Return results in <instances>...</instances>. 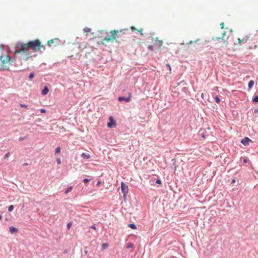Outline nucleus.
Listing matches in <instances>:
<instances>
[{
	"label": "nucleus",
	"mask_w": 258,
	"mask_h": 258,
	"mask_svg": "<svg viewBox=\"0 0 258 258\" xmlns=\"http://www.w3.org/2000/svg\"><path fill=\"white\" fill-rule=\"evenodd\" d=\"M81 157L85 159H88L91 158L90 155L87 154L86 153H83L81 154Z\"/></svg>",
	"instance_id": "9b49d317"
},
{
	"label": "nucleus",
	"mask_w": 258,
	"mask_h": 258,
	"mask_svg": "<svg viewBox=\"0 0 258 258\" xmlns=\"http://www.w3.org/2000/svg\"><path fill=\"white\" fill-rule=\"evenodd\" d=\"M128 227L133 229H136L137 228L136 225L134 223L129 224Z\"/></svg>",
	"instance_id": "ddd939ff"
},
{
	"label": "nucleus",
	"mask_w": 258,
	"mask_h": 258,
	"mask_svg": "<svg viewBox=\"0 0 258 258\" xmlns=\"http://www.w3.org/2000/svg\"><path fill=\"white\" fill-rule=\"evenodd\" d=\"M215 101L216 103H219L220 102V99L218 96H216L215 97Z\"/></svg>",
	"instance_id": "412c9836"
},
{
	"label": "nucleus",
	"mask_w": 258,
	"mask_h": 258,
	"mask_svg": "<svg viewBox=\"0 0 258 258\" xmlns=\"http://www.w3.org/2000/svg\"><path fill=\"white\" fill-rule=\"evenodd\" d=\"M240 143L244 146H247L249 145V143H252V141L249 138L244 137V138L241 139Z\"/></svg>",
	"instance_id": "423d86ee"
},
{
	"label": "nucleus",
	"mask_w": 258,
	"mask_h": 258,
	"mask_svg": "<svg viewBox=\"0 0 258 258\" xmlns=\"http://www.w3.org/2000/svg\"><path fill=\"white\" fill-rule=\"evenodd\" d=\"M10 152H8L7 153H6L5 154V155L4 156V159H6L7 158H8L10 156Z\"/></svg>",
	"instance_id": "a878e982"
},
{
	"label": "nucleus",
	"mask_w": 258,
	"mask_h": 258,
	"mask_svg": "<svg viewBox=\"0 0 258 258\" xmlns=\"http://www.w3.org/2000/svg\"><path fill=\"white\" fill-rule=\"evenodd\" d=\"M252 102L253 103H257L258 102V95H256V96H254L252 98Z\"/></svg>",
	"instance_id": "2eb2a0df"
},
{
	"label": "nucleus",
	"mask_w": 258,
	"mask_h": 258,
	"mask_svg": "<svg viewBox=\"0 0 258 258\" xmlns=\"http://www.w3.org/2000/svg\"><path fill=\"white\" fill-rule=\"evenodd\" d=\"M28 165V164H27V163H25V164H24V166H26V165Z\"/></svg>",
	"instance_id": "a18cd8bd"
},
{
	"label": "nucleus",
	"mask_w": 258,
	"mask_h": 258,
	"mask_svg": "<svg viewBox=\"0 0 258 258\" xmlns=\"http://www.w3.org/2000/svg\"><path fill=\"white\" fill-rule=\"evenodd\" d=\"M40 112H41V113H45V112H46V109H44V108H41V109L40 110Z\"/></svg>",
	"instance_id": "c756f323"
},
{
	"label": "nucleus",
	"mask_w": 258,
	"mask_h": 258,
	"mask_svg": "<svg viewBox=\"0 0 258 258\" xmlns=\"http://www.w3.org/2000/svg\"><path fill=\"white\" fill-rule=\"evenodd\" d=\"M16 57H11L7 55L0 56V63L4 70H9L10 66L16 65Z\"/></svg>",
	"instance_id": "f03ea898"
},
{
	"label": "nucleus",
	"mask_w": 258,
	"mask_h": 258,
	"mask_svg": "<svg viewBox=\"0 0 258 258\" xmlns=\"http://www.w3.org/2000/svg\"><path fill=\"white\" fill-rule=\"evenodd\" d=\"M56 162H57V164H60L61 163L60 159V158L57 159Z\"/></svg>",
	"instance_id": "473e14b6"
},
{
	"label": "nucleus",
	"mask_w": 258,
	"mask_h": 258,
	"mask_svg": "<svg viewBox=\"0 0 258 258\" xmlns=\"http://www.w3.org/2000/svg\"><path fill=\"white\" fill-rule=\"evenodd\" d=\"M41 50H42V52H43L44 50H43V49H42V48H41Z\"/></svg>",
	"instance_id": "49530a36"
},
{
	"label": "nucleus",
	"mask_w": 258,
	"mask_h": 258,
	"mask_svg": "<svg viewBox=\"0 0 258 258\" xmlns=\"http://www.w3.org/2000/svg\"><path fill=\"white\" fill-rule=\"evenodd\" d=\"M68 252V249H64V251H63V253H67Z\"/></svg>",
	"instance_id": "79ce46f5"
},
{
	"label": "nucleus",
	"mask_w": 258,
	"mask_h": 258,
	"mask_svg": "<svg viewBox=\"0 0 258 258\" xmlns=\"http://www.w3.org/2000/svg\"><path fill=\"white\" fill-rule=\"evenodd\" d=\"M72 226V223L71 222H70L69 223L67 224V227L68 229H69L71 227V226Z\"/></svg>",
	"instance_id": "cd10ccee"
},
{
	"label": "nucleus",
	"mask_w": 258,
	"mask_h": 258,
	"mask_svg": "<svg viewBox=\"0 0 258 258\" xmlns=\"http://www.w3.org/2000/svg\"><path fill=\"white\" fill-rule=\"evenodd\" d=\"M118 33V31L113 30L110 32L109 34H108L105 37V40L107 41H109L115 39L118 37L117 33Z\"/></svg>",
	"instance_id": "7ed1b4c3"
},
{
	"label": "nucleus",
	"mask_w": 258,
	"mask_h": 258,
	"mask_svg": "<svg viewBox=\"0 0 258 258\" xmlns=\"http://www.w3.org/2000/svg\"><path fill=\"white\" fill-rule=\"evenodd\" d=\"M156 183L159 184H162V181L160 179L158 178L156 180Z\"/></svg>",
	"instance_id": "5701e85b"
},
{
	"label": "nucleus",
	"mask_w": 258,
	"mask_h": 258,
	"mask_svg": "<svg viewBox=\"0 0 258 258\" xmlns=\"http://www.w3.org/2000/svg\"><path fill=\"white\" fill-rule=\"evenodd\" d=\"M100 184H101V181H98L97 182V184H96V185L98 186H99Z\"/></svg>",
	"instance_id": "ea45409f"
},
{
	"label": "nucleus",
	"mask_w": 258,
	"mask_h": 258,
	"mask_svg": "<svg viewBox=\"0 0 258 258\" xmlns=\"http://www.w3.org/2000/svg\"><path fill=\"white\" fill-rule=\"evenodd\" d=\"M14 208V207L13 205H10L8 207V211L9 212H12Z\"/></svg>",
	"instance_id": "4be33fe9"
},
{
	"label": "nucleus",
	"mask_w": 258,
	"mask_h": 258,
	"mask_svg": "<svg viewBox=\"0 0 258 258\" xmlns=\"http://www.w3.org/2000/svg\"><path fill=\"white\" fill-rule=\"evenodd\" d=\"M109 245L106 243H104L102 244V249H105L108 247Z\"/></svg>",
	"instance_id": "dca6fc26"
},
{
	"label": "nucleus",
	"mask_w": 258,
	"mask_h": 258,
	"mask_svg": "<svg viewBox=\"0 0 258 258\" xmlns=\"http://www.w3.org/2000/svg\"><path fill=\"white\" fill-rule=\"evenodd\" d=\"M148 49L149 50L152 51L153 50V46L151 45H150L148 46Z\"/></svg>",
	"instance_id": "393cba45"
},
{
	"label": "nucleus",
	"mask_w": 258,
	"mask_h": 258,
	"mask_svg": "<svg viewBox=\"0 0 258 258\" xmlns=\"http://www.w3.org/2000/svg\"><path fill=\"white\" fill-rule=\"evenodd\" d=\"M41 48H42L43 50H45V47L41 45L40 42L38 39L34 41H30L27 43L18 42L16 45L15 55L19 52H27L29 49L42 53V51L41 50Z\"/></svg>",
	"instance_id": "f257e3e1"
},
{
	"label": "nucleus",
	"mask_w": 258,
	"mask_h": 258,
	"mask_svg": "<svg viewBox=\"0 0 258 258\" xmlns=\"http://www.w3.org/2000/svg\"><path fill=\"white\" fill-rule=\"evenodd\" d=\"M133 247V244L132 242H128L126 244L127 248H131Z\"/></svg>",
	"instance_id": "f3484780"
},
{
	"label": "nucleus",
	"mask_w": 258,
	"mask_h": 258,
	"mask_svg": "<svg viewBox=\"0 0 258 258\" xmlns=\"http://www.w3.org/2000/svg\"><path fill=\"white\" fill-rule=\"evenodd\" d=\"M198 40H199V39H197L195 41H190L188 43H187V44H191L194 42H197Z\"/></svg>",
	"instance_id": "2f4dec72"
},
{
	"label": "nucleus",
	"mask_w": 258,
	"mask_h": 258,
	"mask_svg": "<svg viewBox=\"0 0 258 258\" xmlns=\"http://www.w3.org/2000/svg\"><path fill=\"white\" fill-rule=\"evenodd\" d=\"M202 137H203V138H205V136H204V135H203V136H202Z\"/></svg>",
	"instance_id": "8fccbe9b"
},
{
	"label": "nucleus",
	"mask_w": 258,
	"mask_h": 258,
	"mask_svg": "<svg viewBox=\"0 0 258 258\" xmlns=\"http://www.w3.org/2000/svg\"><path fill=\"white\" fill-rule=\"evenodd\" d=\"M53 43V40H50L48 42V44L49 46H51V44Z\"/></svg>",
	"instance_id": "c85d7f7f"
},
{
	"label": "nucleus",
	"mask_w": 258,
	"mask_h": 258,
	"mask_svg": "<svg viewBox=\"0 0 258 258\" xmlns=\"http://www.w3.org/2000/svg\"><path fill=\"white\" fill-rule=\"evenodd\" d=\"M9 231L12 234H14L18 232V229L14 226H10L9 227Z\"/></svg>",
	"instance_id": "6e6552de"
},
{
	"label": "nucleus",
	"mask_w": 258,
	"mask_h": 258,
	"mask_svg": "<svg viewBox=\"0 0 258 258\" xmlns=\"http://www.w3.org/2000/svg\"><path fill=\"white\" fill-rule=\"evenodd\" d=\"M166 67L168 68V70L171 71V67L170 66V64L169 63H167L166 64Z\"/></svg>",
	"instance_id": "7c9ffc66"
},
{
	"label": "nucleus",
	"mask_w": 258,
	"mask_h": 258,
	"mask_svg": "<svg viewBox=\"0 0 258 258\" xmlns=\"http://www.w3.org/2000/svg\"><path fill=\"white\" fill-rule=\"evenodd\" d=\"M217 39L218 40H220V39L223 40V38L219 37V38H217Z\"/></svg>",
	"instance_id": "37998d69"
},
{
	"label": "nucleus",
	"mask_w": 258,
	"mask_h": 258,
	"mask_svg": "<svg viewBox=\"0 0 258 258\" xmlns=\"http://www.w3.org/2000/svg\"><path fill=\"white\" fill-rule=\"evenodd\" d=\"M49 92V89L47 86H45L41 91V94L43 95H46Z\"/></svg>",
	"instance_id": "9d476101"
},
{
	"label": "nucleus",
	"mask_w": 258,
	"mask_h": 258,
	"mask_svg": "<svg viewBox=\"0 0 258 258\" xmlns=\"http://www.w3.org/2000/svg\"><path fill=\"white\" fill-rule=\"evenodd\" d=\"M116 126V122L112 116L109 117V122L107 123V126L109 128L114 127Z\"/></svg>",
	"instance_id": "39448f33"
},
{
	"label": "nucleus",
	"mask_w": 258,
	"mask_h": 258,
	"mask_svg": "<svg viewBox=\"0 0 258 258\" xmlns=\"http://www.w3.org/2000/svg\"><path fill=\"white\" fill-rule=\"evenodd\" d=\"M235 182H236V180H235V178H233V179L232 180L231 183H235Z\"/></svg>",
	"instance_id": "58836bf2"
},
{
	"label": "nucleus",
	"mask_w": 258,
	"mask_h": 258,
	"mask_svg": "<svg viewBox=\"0 0 258 258\" xmlns=\"http://www.w3.org/2000/svg\"><path fill=\"white\" fill-rule=\"evenodd\" d=\"M120 188H121V191L122 193L123 194V197L125 198L126 195L128 192V186L123 182H121Z\"/></svg>",
	"instance_id": "20e7f679"
},
{
	"label": "nucleus",
	"mask_w": 258,
	"mask_h": 258,
	"mask_svg": "<svg viewBox=\"0 0 258 258\" xmlns=\"http://www.w3.org/2000/svg\"><path fill=\"white\" fill-rule=\"evenodd\" d=\"M60 152V148L59 147H57L55 150V154H57L59 153Z\"/></svg>",
	"instance_id": "6ab92c4d"
},
{
	"label": "nucleus",
	"mask_w": 258,
	"mask_h": 258,
	"mask_svg": "<svg viewBox=\"0 0 258 258\" xmlns=\"http://www.w3.org/2000/svg\"><path fill=\"white\" fill-rule=\"evenodd\" d=\"M90 228L95 230L96 229V226L95 225H93L90 227Z\"/></svg>",
	"instance_id": "72a5a7b5"
},
{
	"label": "nucleus",
	"mask_w": 258,
	"mask_h": 258,
	"mask_svg": "<svg viewBox=\"0 0 258 258\" xmlns=\"http://www.w3.org/2000/svg\"><path fill=\"white\" fill-rule=\"evenodd\" d=\"M20 105L22 107H26L27 106L26 104H21Z\"/></svg>",
	"instance_id": "4c0bfd02"
},
{
	"label": "nucleus",
	"mask_w": 258,
	"mask_h": 258,
	"mask_svg": "<svg viewBox=\"0 0 258 258\" xmlns=\"http://www.w3.org/2000/svg\"><path fill=\"white\" fill-rule=\"evenodd\" d=\"M254 83V82L253 80H250L249 81L248 83V88L249 90H251V89L253 87Z\"/></svg>",
	"instance_id": "f8f14e48"
},
{
	"label": "nucleus",
	"mask_w": 258,
	"mask_h": 258,
	"mask_svg": "<svg viewBox=\"0 0 258 258\" xmlns=\"http://www.w3.org/2000/svg\"><path fill=\"white\" fill-rule=\"evenodd\" d=\"M257 112H258V109H254V112H253V113H254V114H256V113H257Z\"/></svg>",
	"instance_id": "e433bc0d"
},
{
	"label": "nucleus",
	"mask_w": 258,
	"mask_h": 258,
	"mask_svg": "<svg viewBox=\"0 0 258 258\" xmlns=\"http://www.w3.org/2000/svg\"><path fill=\"white\" fill-rule=\"evenodd\" d=\"M131 29H132V30H136V29L135 28V27H134V26H132V27H131Z\"/></svg>",
	"instance_id": "a19ab883"
},
{
	"label": "nucleus",
	"mask_w": 258,
	"mask_h": 258,
	"mask_svg": "<svg viewBox=\"0 0 258 258\" xmlns=\"http://www.w3.org/2000/svg\"><path fill=\"white\" fill-rule=\"evenodd\" d=\"M249 161V159L247 158H244L243 159V162L244 163H247Z\"/></svg>",
	"instance_id": "bb28decb"
},
{
	"label": "nucleus",
	"mask_w": 258,
	"mask_h": 258,
	"mask_svg": "<svg viewBox=\"0 0 258 258\" xmlns=\"http://www.w3.org/2000/svg\"><path fill=\"white\" fill-rule=\"evenodd\" d=\"M220 26H221V28L222 29L224 28V23H223V22H222V23H221L220 24Z\"/></svg>",
	"instance_id": "f704fd0d"
},
{
	"label": "nucleus",
	"mask_w": 258,
	"mask_h": 258,
	"mask_svg": "<svg viewBox=\"0 0 258 258\" xmlns=\"http://www.w3.org/2000/svg\"><path fill=\"white\" fill-rule=\"evenodd\" d=\"M160 43V45H162V41H159Z\"/></svg>",
	"instance_id": "c03bdc74"
},
{
	"label": "nucleus",
	"mask_w": 258,
	"mask_h": 258,
	"mask_svg": "<svg viewBox=\"0 0 258 258\" xmlns=\"http://www.w3.org/2000/svg\"><path fill=\"white\" fill-rule=\"evenodd\" d=\"M131 94H130L127 97L119 96L118 100L119 102L125 101V102H129L131 100Z\"/></svg>",
	"instance_id": "0eeeda50"
},
{
	"label": "nucleus",
	"mask_w": 258,
	"mask_h": 258,
	"mask_svg": "<svg viewBox=\"0 0 258 258\" xmlns=\"http://www.w3.org/2000/svg\"><path fill=\"white\" fill-rule=\"evenodd\" d=\"M83 31L84 32H90L91 31V29L88 27H85L84 28Z\"/></svg>",
	"instance_id": "a211bd4d"
},
{
	"label": "nucleus",
	"mask_w": 258,
	"mask_h": 258,
	"mask_svg": "<svg viewBox=\"0 0 258 258\" xmlns=\"http://www.w3.org/2000/svg\"><path fill=\"white\" fill-rule=\"evenodd\" d=\"M203 95H204L203 94H202V95H201L202 97H203Z\"/></svg>",
	"instance_id": "09e8293b"
},
{
	"label": "nucleus",
	"mask_w": 258,
	"mask_h": 258,
	"mask_svg": "<svg viewBox=\"0 0 258 258\" xmlns=\"http://www.w3.org/2000/svg\"><path fill=\"white\" fill-rule=\"evenodd\" d=\"M225 34V32H224L223 33V35H224Z\"/></svg>",
	"instance_id": "de8ad7c7"
},
{
	"label": "nucleus",
	"mask_w": 258,
	"mask_h": 258,
	"mask_svg": "<svg viewBox=\"0 0 258 258\" xmlns=\"http://www.w3.org/2000/svg\"><path fill=\"white\" fill-rule=\"evenodd\" d=\"M89 181H90V179H88V178H85V179H84V180H83V182H84L85 184H86V183H87L88 182H89Z\"/></svg>",
	"instance_id": "b1692460"
},
{
	"label": "nucleus",
	"mask_w": 258,
	"mask_h": 258,
	"mask_svg": "<svg viewBox=\"0 0 258 258\" xmlns=\"http://www.w3.org/2000/svg\"><path fill=\"white\" fill-rule=\"evenodd\" d=\"M73 189V186H69L65 191H64V194H68L69 192L71 191Z\"/></svg>",
	"instance_id": "4468645a"
},
{
	"label": "nucleus",
	"mask_w": 258,
	"mask_h": 258,
	"mask_svg": "<svg viewBox=\"0 0 258 258\" xmlns=\"http://www.w3.org/2000/svg\"><path fill=\"white\" fill-rule=\"evenodd\" d=\"M248 36H245L242 39H240L238 38V40L239 43L240 44L245 43L247 42V41L248 40Z\"/></svg>",
	"instance_id": "1a4fd4ad"
},
{
	"label": "nucleus",
	"mask_w": 258,
	"mask_h": 258,
	"mask_svg": "<svg viewBox=\"0 0 258 258\" xmlns=\"http://www.w3.org/2000/svg\"><path fill=\"white\" fill-rule=\"evenodd\" d=\"M34 77V73L33 72L31 73L28 77V78L30 80H32Z\"/></svg>",
	"instance_id": "aec40b11"
},
{
	"label": "nucleus",
	"mask_w": 258,
	"mask_h": 258,
	"mask_svg": "<svg viewBox=\"0 0 258 258\" xmlns=\"http://www.w3.org/2000/svg\"><path fill=\"white\" fill-rule=\"evenodd\" d=\"M138 31L141 33V35H143V30H142V29H141L140 30H138Z\"/></svg>",
	"instance_id": "c9c22d12"
}]
</instances>
